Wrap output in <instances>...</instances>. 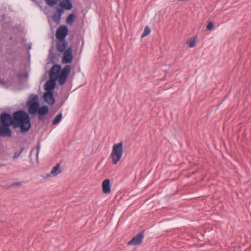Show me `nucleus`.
Wrapping results in <instances>:
<instances>
[{
	"instance_id": "nucleus-1",
	"label": "nucleus",
	"mask_w": 251,
	"mask_h": 251,
	"mask_svg": "<svg viewBox=\"0 0 251 251\" xmlns=\"http://www.w3.org/2000/svg\"><path fill=\"white\" fill-rule=\"evenodd\" d=\"M71 69V66L67 65L61 70V65L58 64L54 65L50 69L49 72L50 80H48V105H52L55 102L53 90L56 86V81L58 80L60 85L65 84Z\"/></svg>"
},
{
	"instance_id": "nucleus-2",
	"label": "nucleus",
	"mask_w": 251,
	"mask_h": 251,
	"mask_svg": "<svg viewBox=\"0 0 251 251\" xmlns=\"http://www.w3.org/2000/svg\"><path fill=\"white\" fill-rule=\"evenodd\" d=\"M30 117L27 112L21 109L15 112L12 116L10 113L4 112L0 115L1 125L13 126L14 128L20 127L22 133L27 132L31 127Z\"/></svg>"
},
{
	"instance_id": "nucleus-3",
	"label": "nucleus",
	"mask_w": 251,
	"mask_h": 251,
	"mask_svg": "<svg viewBox=\"0 0 251 251\" xmlns=\"http://www.w3.org/2000/svg\"><path fill=\"white\" fill-rule=\"evenodd\" d=\"M28 114L32 116L38 114L39 120L44 121L45 116L47 115V105L40 106L39 97L36 94H31L27 102Z\"/></svg>"
},
{
	"instance_id": "nucleus-4",
	"label": "nucleus",
	"mask_w": 251,
	"mask_h": 251,
	"mask_svg": "<svg viewBox=\"0 0 251 251\" xmlns=\"http://www.w3.org/2000/svg\"><path fill=\"white\" fill-rule=\"evenodd\" d=\"M30 71V67L29 64L21 63L19 65L17 77L18 78L19 82L21 85L27 83Z\"/></svg>"
},
{
	"instance_id": "nucleus-5",
	"label": "nucleus",
	"mask_w": 251,
	"mask_h": 251,
	"mask_svg": "<svg viewBox=\"0 0 251 251\" xmlns=\"http://www.w3.org/2000/svg\"><path fill=\"white\" fill-rule=\"evenodd\" d=\"M123 142L114 144L110 156L112 163L116 165L121 160L123 153Z\"/></svg>"
},
{
	"instance_id": "nucleus-6",
	"label": "nucleus",
	"mask_w": 251,
	"mask_h": 251,
	"mask_svg": "<svg viewBox=\"0 0 251 251\" xmlns=\"http://www.w3.org/2000/svg\"><path fill=\"white\" fill-rule=\"evenodd\" d=\"M68 34V28L67 26L63 25L57 28L55 35L57 39L66 40V37Z\"/></svg>"
},
{
	"instance_id": "nucleus-7",
	"label": "nucleus",
	"mask_w": 251,
	"mask_h": 251,
	"mask_svg": "<svg viewBox=\"0 0 251 251\" xmlns=\"http://www.w3.org/2000/svg\"><path fill=\"white\" fill-rule=\"evenodd\" d=\"M45 72L42 77L41 83L45 81L44 84V93L43 94L44 100L47 103V64L45 65Z\"/></svg>"
},
{
	"instance_id": "nucleus-8",
	"label": "nucleus",
	"mask_w": 251,
	"mask_h": 251,
	"mask_svg": "<svg viewBox=\"0 0 251 251\" xmlns=\"http://www.w3.org/2000/svg\"><path fill=\"white\" fill-rule=\"evenodd\" d=\"M143 232H140L134 236L130 241H129L127 244L129 245L134 246L140 245L143 242Z\"/></svg>"
},
{
	"instance_id": "nucleus-9",
	"label": "nucleus",
	"mask_w": 251,
	"mask_h": 251,
	"mask_svg": "<svg viewBox=\"0 0 251 251\" xmlns=\"http://www.w3.org/2000/svg\"><path fill=\"white\" fill-rule=\"evenodd\" d=\"M64 52L62 62L64 63H71L73 60L72 48L70 47L67 48L66 50Z\"/></svg>"
},
{
	"instance_id": "nucleus-10",
	"label": "nucleus",
	"mask_w": 251,
	"mask_h": 251,
	"mask_svg": "<svg viewBox=\"0 0 251 251\" xmlns=\"http://www.w3.org/2000/svg\"><path fill=\"white\" fill-rule=\"evenodd\" d=\"M56 48L57 50L60 52L65 51L68 46L66 40L57 39Z\"/></svg>"
},
{
	"instance_id": "nucleus-11",
	"label": "nucleus",
	"mask_w": 251,
	"mask_h": 251,
	"mask_svg": "<svg viewBox=\"0 0 251 251\" xmlns=\"http://www.w3.org/2000/svg\"><path fill=\"white\" fill-rule=\"evenodd\" d=\"M102 189L103 192L105 194H108L110 192V181L109 179H105L102 183Z\"/></svg>"
},
{
	"instance_id": "nucleus-12",
	"label": "nucleus",
	"mask_w": 251,
	"mask_h": 251,
	"mask_svg": "<svg viewBox=\"0 0 251 251\" xmlns=\"http://www.w3.org/2000/svg\"><path fill=\"white\" fill-rule=\"evenodd\" d=\"M60 5L66 10H70L73 7L72 3L70 0H62L60 2Z\"/></svg>"
},
{
	"instance_id": "nucleus-13",
	"label": "nucleus",
	"mask_w": 251,
	"mask_h": 251,
	"mask_svg": "<svg viewBox=\"0 0 251 251\" xmlns=\"http://www.w3.org/2000/svg\"><path fill=\"white\" fill-rule=\"evenodd\" d=\"M61 172V170L60 169V164L59 163H57L52 168V170L50 172V174H48V177L51 176H56L58 174H60Z\"/></svg>"
},
{
	"instance_id": "nucleus-14",
	"label": "nucleus",
	"mask_w": 251,
	"mask_h": 251,
	"mask_svg": "<svg viewBox=\"0 0 251 251\" xmlns=\"http://www.w3.org/2000/svg\"><path fill=\"white\" fill-rule=\"evenodd\" d=\"M63 13V9H58L57 12L52 16L53 21L55 23H59Z\"/></svg>"
},
{
	"instance_id": "nucleus-15",
	"label": "nucleus",
	"mask_w": 251,
	"mask_h": 251,
	"mask_svg": "<svg viewBox=\"0 0 251 251\" xmlns=\"http://www.w3.org/2000/svg\"><path fill=\"white\" fill-rule=\"evenodd\" d=\"M38 4L45 14L47 15V0H38Z\"/></svg>"
},
{
	"instance_id": "nucleus-16",
	"label": "nucleus",
	"mask_w": 251,
	"mask_h": 251,
	"mask_svg": "<svg viewBox=\"0 0 251 251\" xmlns=\"http://www.w3.org/2000/svg\"><path fill=\"white\" fill-rule=\"evenodd\" d=\"M62 118V113H60L53 119V120L52 121V125H56V124H58L60 122Z\"/></svg>"
},
{
	"instance_id": "nucleus-17",
	"label": "nucleus",
	"mask_w": 251,
	"mask_h": 251,
	"mask_svg": "<svg viewBox=\"0 0 251 251\" xmlns=\"http://www.w3.org/2000/svg\"><path fill=\"white\" fill-rule=\"evenodd\" d=\"M75 15L74 13L70 14L67 19V23L69 24L72 25L75 19Z\"/></svg>"
},
{
	"instance_id": "nucleus-18",
	"label": "nucleus",
	"mask_w": 251,
	"mask_h": 251,
	"mask_svg": "<svg viewBox=\"0 0 251 251\" xmlns=\"http://www.w3.org/2000/svg\"><path fill=\"white\" fill-rule=\"evenodd\" d=\"M197 38V37L195 36L193 38V39H190L189 40L186 42L189 47L193 48L195 46Z\"/></svg>"
},
{
	"instance_id": "nucleus-19",
	"label": "nucleus",
	"mask_w": 251,
	"mask_h": 251,
	"mask_svg": "<svg viewBox=\"0 0 251 251\" xmlns=\"http://www.w3.org/2000/svg\"><path fill=\"white\" fill-rule=\"evenodd\" d=\"M39 148H40V145H38V149L37 150L35 149H33L30 151L29 157L31 158V159H32L31 156H32L33 153H34V152L36 154V157H38Z\"/></svg>"
},
{
	"instance_id": "nucleus-20",
	"label": "nucleus",
	"mask_w": 251,
	"mask_h": 251,
	"mask_svg": "<svg viewBox=\"0 0 251 251\" xmlns=\"http://www.w3.org/2000/svg\"><path fill=\"white\" fill-rule=\"evenodd\" d=\"M151 32V29L148 26H146L142 35V37L148 35Z\"/></svg>"
},
{
	"instance_id": "nucleus-21",
	"label": "nucleus",
	"mask_w": 251,
	"mask_h": 251,
	"mask_svg": "<svg viewBox=\"0 0 251 251\" xmlns=\"http://www.w3.org/2000/svg\"><path fill=\"white\" fill-rule=\"evenodd\" d=\"M24 147H23L21 149L20 151H15L14 152V155L13 157V158H18L20 154L22 153V152L24 150Z\"/></svg>"
},
{
	"instance_id": "nucleus-22",
	"label": "nucleus",
	"mask_w": 251,
	"mask_h": 251,
	"mask_svg": "<svg viewBox=\"0 0 251 251\" xmlns=\"http://www.w3.org/2000/svg\"><path fill=\"white\" fill-rule=\"evenodd\" d=\"M58 0H48V5L53 6L57 3Z\"/></svg>"
},
{
	"instance_id": "nucleus-23",
	"label": "nucleus",
	"mask_w": 251,
	"mask_h": 251,
	"mask_svg": "<svg viewBox=\"0 0 251 251\" xmlns=\"http://www.w3.org/2000/svg\"><path fill=\"white\" fill-rule=\"evenodd\" d=\"M213 27H214V25H213V23L212 22H208V23L207 25L206 29L208 30H211L213 29Z\"/></svg>"
},
{
	"instance_id": "nucleus-24",
	"label": "nucleus",
	"mask_w": 251,
	"mask_h": 251,
	"mask_svg": "<svg viewBox=\"0 0 251 251\" xmlns=\"http://www.w3.org/2000/svg\"><path fill=\"white\" fill-rule=\"evenodd\" d=\"M22 184V183L21 182H14L11 184L12 186H20Z\"/></svg>"
},
{
	"instance_id": "nucleus-25",
	"label": "nucleus",
	"mask_w": 251,
	"mask_h": 251,
	"mask_svg": "<svg viewBox=\"0 0 251 251\" xmlns=\"http://www.w3.org/2000/svg\"><path fill=\"white\" fill-rule=\"evenodd\" d=\"M31 46L32 45L31 44L28 45L29 50L31 49Z\"/></svg>"
},
{
	"instance_id": "nucleus-26",
	"label": "nucleus",
	"mask_w": 251,
	"mask_h": 251,
	"mask_svg": "<svg viewBox=\"0 0 251 251\" xmlns=\"http://www.w3.org/2000/svg\"><path fill=\"white\" fill-rule=\"evenodd\" d=\"M28 55L29 58L30 59V51L29 50H28Z\"/></svg>"
},
{
	"instance_id": "nucleus-27",
	"label": "nucleus",
	"mask_w": 251,
	"mask_h": 251,
	"mask_svg": "<svg viewBox=\"0 0 251 251\" xmlns=\"http://www.w3.org/2000/svg\"><path fill=\"white\" fill-rule=\"evenodd\" d=\"M44 178H47V175L46 176H44Z\"/></svg>"
}]
</instances>
